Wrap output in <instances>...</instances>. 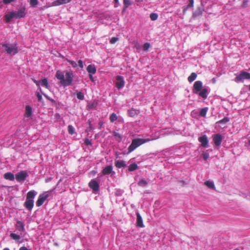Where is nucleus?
Wrapping results in <instances>:
<instances>
[{
  "mask_svg": "<svg viewBox=\"0 0 250 250\" xmlns=\"http://www.w3.org/2000/svg\"><path fill=\"white\" fill-rule=\"evenodd\" d=\"M55 77L60 80L61 85L64 87L72 85L74 75L72 71H66L65 74L61 70H57Z\"/></svg>",
  "mask_w": 250,
  "mask_h": 250,
  "instance_id": "1",
  "label": "nucleus"
},
{
  "mask_svg": "<svg viewBox=\"0 0 250 250\" xmlns=\"http://www.w3.org/2000/svg\"><path fill=\"white\" fill-rule=\"evenodd\" d=\"M154 140H155V139L136 138L133 139L131 145L128 147V153L132 152L136 148L142 145L143 144Z\"/></svg>",
  "mask_w": 250,
  "mask_h": 250,
  "instance_id": "2",
  "label": "nucleus"
},
{
  "mask_svg": "<svg viewBox=\"0 0 250 250\" xmlns=\"http://www.w3.org/2000/svg\"><path fill=\"white\" fill-rule=\"evenodd\" d=\"M37 192L34 190H30L26 194V200L24 203V206L29 210H31L34 207V198Z\"/></svg>",
  "mask_w": 250,
  "mask_h": 250,
  "instance_id": "3",
  "label": "nucleus"
},
{
  "mask_svg": "<svg viewBox=\"0 0 250 250\" xmlns=\"http://www.w3.org/2000/svg\"><path fill=\"white\" fill-rule=\"evenodd\" d=\"M2 47L4 48V51L9 55H15L18 53V48L15 44L3 43Z\"/></svg>",
  "mask_w": 250,
  "mask_h": 250,
  "instance_id": "4",
  "label": "nucleus"
},
{
  "mask_svg": "<svg viewBox=\"0 0 250 250\" xmlns=\"http://www.w3.org/2000/svg\"><path fill=\"white\" fill-rule=\"evenodd\" d=\"M249 79H250V73L242 71L240 72V73L235 77V81L236 83L243 82L244 80Z\"/></svg>",
  "mask_w": 250,
  "mask_h": 250,
  "instance_id": "5",
  "label": "nucleus"
},
{
  "mask_svg": "<svg viewBox=\"0 0 250 250\" xmlns=\"http://www.w3.org/2000/svg\"><path fill=\"white\" fill-rule=\"evenodd\" d=\"M49 196V193L48 191L44 192L42 194H40L36 202V206L37 207L41 206Z\"/></svg>",
  "mask_w": 250,
  "mask_h": 250,
  "instance_id": "6",
  "label": "nucleus"
},
{
  "mask_svg": "<svg viewBox=\"0 0 250 250\" xmlns=\"http://www.w3.org/2000/svg\"><path fill=\"white\" fill-rule=\"evenodd\" d=\"M203 83L200 81H196L193 86L192 92L194 94H198L202 89Z\"/></svg>",
  "mask_w": 250,
  "mask_h": 250,
  "instance_id": "7",
  "label": "nucleus"
},
{
  "mask_svg": "<svg viewBox=\"0 0 250 250\" xmlns=\"http://www.w3.org/2000/svg\"><path fill=\"white\" fill-rule=\"evenodd\" d=\"M28 176L27 172L25 171H21L16 175V179L18 182L24 181Z\"/></svg>",
  "mask_w": 250,
  "mask_h": 250,
  "instance_id": "8",
  "label": "nucleus"
},
{
  "mask_svg": "<svg viewBox=\"0 0 250 250\" xmlns=\"http://www.w3.org/2000/svg\"><path fill=\"white\" fill-rule=\"evenodd\" d=\"M15 12L16 18L20 19L25 17V7L22 6L18 9Z\"/></svg>",
  "mask_w": 250,
  "mask_h": 250,
  "instance_id": "9",
  "label": "nucleus"
},
{
  "mask_svg": "<svg viewBox=\"0 0 250 250\" xmlns=\"http://www.w3.org/2000/svg\"><path fill=\"white\" fill-rule=\"evenodd\" d=\"M89 187L94 191H97L99 189V184L95 180H92L88 184Z\"/></svg>",
  "mask_w": 250,
  "mask_h": 250,
  "instance_id": "10",
  "label": "nucleus"
},
{
  "mask_svg": "<svg viewBox=\"0 0 250 250\" xmlns=\"http://www.w3.org/2000/svg\"><path fill=\"white\" fill-rule=\"evenodd\" d=\"M222 140V136L220 134H216L213 137V141L216 146L221 145Z\"/></svg>",
  "mask_w": 250,
  "mask_h": 250,
  "instance_id": "11",
  "label": "nucleus"
},
{
  "mask_svg": "<svg viewBox=\"0 0 250 250\" xmlns=\"http://www.w3.org/2000/svg\"><path fill=\"white\" fill-rule=\"evenodd\" d=\"M116 80L118 81L116 82V83L117 87L118 89H120V88H122L124 86V84H125V82L123 80V77L121 76H118L116 77Z\"/></svg>",
  "mask_w": 250,
  "mask_h": 250,
  "instance_id": "12",
  "label": "nucleus"
},
{
  "mask_svg": "<svg viewBox=\"0 0 250 250\" xmlns=\"http://www.w3.org/2000/svg\"><path fill=\"white\" fill-rule=\"evenodd\" d=\"M198 140L201 143L202 146L206 147L208 146V140L206 135L199 137Z\"/></svg>",
  "mask_w": 250,
  "mask_h": 250,
  "instance_id": "13",
  "label": "nucleus"
},
{
  "mask_svg": "<svg viewBox=\"0 0 250 250\" xmlns=\"http://www.w3.org/2000/svg\"><path fill=\"white\" fill-rule=\"evenodd\" d=\"M137 220H136V226L139 228H143L144 225L143 224V219L141 215L139 212L136 213Z\"/></svg>",
  "mask_w": 250,
  "mask_h": 250,
  "instance_id": "14",
  "label": "nucleus"
},
{
  "mask_svg": "<svg viewBox=\"0 0 250 250\" xmlns=\"http://www.w3.org/2000/svg\"><path fill=\"white\" fill-rule=\"evenodd\" d=\"M71 0H56L52 2V6H59L64 4L67 3Z\"/></svg>",
  "mask_w": 250,
  "mask_h": 250,
  "instance_id": "15",
  "label": "nucleus"
},
{
  "mask_svg": "<svg viewBox=\"0 0 250 250\" xmlns=\"http://www.w3.org/2000/svg\"><path fill=\"white\" fill-rule=\"evenodd\" d=\"M16 229L20 232H23L25 230L23 223L21 221H18L16 225Z\"/></svg>",
  "mask_w": 250,
  "mask_h": 250,
  "instance_id": "16",
  "label": "nucleus"
},
{
  "mask_svg": "<svg viewBox=\"0 0 250 250\" xmlns=\"http://www.w3.org/2000/svg\"><path fill=\"white\" fill-rule=\"evenodd\" d=\"M4 18L6 22H9L11 21V19L16 18L15 12L13 11L10 12L4 16Z\"/></svg>",
  "mask_w": 250,
  "mask_h": 250,
  "instance_id": "17",
  "label": "nucleus"
},
{
  "mask_svg": "<svg viewBox=\"0 0 250 250\" xmlns=\"http://www.w3.org/2000/svg\"><path fill=\"white\" fill-rule=\"evenodd\" d=\"M113 169V167L111 165L107 166L103 168L102 173L104 175H108L110 174Z\"/></svg>",
  "mask_w": 250,
  "mask_h": 250,
  "instance_id": "18",
  "label": "nucleus"
},
{
  "mask_svg": "<svg viewBox=\"0 0 250 250\" xmlns=\"http://www.w3.org/2000/svg\"><path fill=\"white\" fill-rule=\"evenodd\" d=\"M208 90L206 88L201 89L198 93L199 95L204 99H206L208 97Z\"/></svg>",
  "mask_w": 250,
  "mask_h": 250,
  "instance_id": "19",
  "label": "nucleus"
},
{
  "mask_svg": "<svg viewBox=\"0 0 250 250\" xmlns=\"http://www.w3.org/2000/svg\"><path fill=\"white\" fill-rule=\"evenodd\" d=\"M115 166L118 168L124 167L126 166L125 161L124 160H117L115 162Z\"/></svg>",
  "mask_w": 250,
  "mask_h": 250,
  "instance_id": "20",
  "label": "nucleus"
},
{
  "mask_svg": "<svg viewBox=\"0 0 250 250\" xmlns=\"http://www.w3.org/2000/svg\"><path fill=\"white\" fill-rule=\"evenodd\" d=\"M127 112L130 117H133L138 115L139 113V111L134 108H131L128 110Z\"/></svg>",
  "mask_w": 250,
  "mask_h": 250,
  "instance_id": "21",
  "label": "nucleus"
},
{
  "mask_svg": "<svg viewBox=\"0 0 250 250\" xmlns=\"http://www.w3.org/2000/svg\"><path fill=\"white\" fill-rule=\"evenodd\" d=\"M86 70L89 74H94L96 72V69L94 65L89 64L86 68Z\"/></svg>",
  "mask_w": 250,
  "mask_h": 250,
  "instance_id": "22",
  "label": "nucleus"
},
{
  "mask_svg": "<svg viewBox=\"0 0 250 250\" xmlns=\"http://www.w3.org/2000/svg\"><path fill=\"white\" fill-rule=\"evenodd\" d=\"M188 1H189L188 4L187 6H184L183 7V12L184 14H185L186 13L188 8L192 7L193 6L194 0H188Z\"/></svg>",
  "mask_w": 250,
  "mask_h": 250,
  "instance_id": "23",
  "label": "nucleus"
},
{
  "mask_svg": "<svg viewBox=\"0 0 250 250\" xmlns=\"http://www.w3.org/2000/svg\"><path fill=\"white\" fill-rule=\"evenodd\" d=\"M32 108L29 105H26L25 107V112L24 114V116L26 117H29L32 115Z\"/></svg>",
  "mask_w": 250,
  "mask_h": 250,
  "instance_id": "24",
  "label": "nucleus"
},
{
  "mask_svg": "<svg viewBox=\"0 0 250 250\" xmlns=\"http://www.w3.org/2000/svg\"><path fill=\"white\" fill-rule=\"evenodd\" d=\"M4 178L5 179L12 181L14 179V175L11 172H7L4 174Z\"/></svg>",
  "mask_w": 250,
  "mask_h": 250,
  "instance_id": "25",
  "label": "nucleus"
},
{
  "mask_svg": "<svg viewBox=\"0 0 250 250\" xmlns=\"http://www.w3.org/2000/svg\"><path fill=\"white\" fill-rule=\"evenodd\" d=\"M197 75L195 72H192L190 75L188 77V80L189 83L193 82L197 78Z\"/></svg>",
  "mask_w": 250,
  "mask_h": 250,
  "instance_id": "26",
  "label": "nucleus"
},
{
  "mask_svg": "<svg viewBox=\"0 0 250 250\" xmlns=\"http://www.w3.org/2000/svg\"><path fill=\"white\" fill-rule=\"evenodd\" d=\"M40 83L42 86L45 87L46 88H48L49 84L46 78H44L41 81H40Z\"/></svg>",
  "mask_w": 250,
  "mask_h": 250,
  "instance_id": "27",
  "label": "nucleus"
},
{
  "mask_svg": "<svg viewBox=\"0 0 250 250\" xmlns=\"http://www.w3.org/2000/svg\"><path fill=\"white\" fill-rule=\"evenodd\" d=\"M138 168V166L136 163H133L129 165L128 168L129 171H133Z\"/></svg>",
  "mask_w": 250,
  "mask_h": 250,
  "instance_id": "28",
  "label": "nucleus"
},
{
  "mask_svg": "<svg viewBox=\"0 0 250 250\" xmlns=\"http://www.w3.org/2000/svg\"><path fill=\"white\" fill-rule=\"evenodd\" d=\"M123 3L124 5V8L123 11H125L126 9L132 4V2L130 0H123Z\"/></svg>",
  "mask_w": 250,
  "mask_h": 250,
  "instance_id": "29",
  "label": "nucleus"
},
{
  "mask_svg": "<svg viewBox=\"0 0 250 250\" xmlns=\"http://www.w3.org/2000/svg\"><path fill=\"white\" fill-rule=\"evenodd\" d=\"M208 110V107H205V108H202L200 110V111L199 113V116L201 117H205L206 115Z\"/></svg>",
  "mask_w": 250,
  "mask_h": 250,
  "instance_id": "30",
  "label": "nucleus"
},
{
  "mask_svg": "<svg viewBox=\"0 0 250 250\" xmlns=\"http://www.w3.org/2000/svg\"><path fill=\"white\" fill-rule=\"evenodd\" d=\"M204 184L209 188L214 189L215 188L214 183L212 182L207 181Z\"/></svg>",
  "mask_w": 250,
  "mask_h": 250,
  "instance_id": "31",
  "label": "nucleus"
},
{
  "mask_svg": "<svg viewBox=\"0 0 250 250\" xmlns=\"http://www.w3.org/2000/svg\"><path fill=\"white\" fill-rule=\"evenodd\" d=\"M10 236L12 239L16 241H19L21 239L20 235L16 234L14 233H11Z\"/></svg>",
  "mask_w": 250,
  "mask_h": 250,
  "instance_id": "32",
  "label": "nucleus"
},
{
  "mask_svg": "<svg viewBox=\"0 0 250 250\" xmlns=\"http://www.w3.org/2000/svg\"><path fill=\"white\" fill-rule=\"evenodd\" d=\"M117 119H118V116L114 113H112L111 114V115L110 116L109 120H110V122H111V123H113L114 121L117 120Z\"/></svg>",
  "mask_w": 250,
  "mask_h": 250,
  "instance_id": "33",
  "label": "nucleus"
},
{
  "mask_svg": "<svg viewBox=\"0 0 250 250\" xmlns=\"http://www.w3.org/2000/svg\"><path fill=\"white\" fill-rule=\"evenodd\" d=\"M138 184L140 187H144L147 185V182L145 179H142L139 181Z\"/></svg>",
  "mask_w": 250,
  "mask_h": 250,
  "instance_id": "34",
  "label": "nucleus"
},
{
  "mask_svg": "<svg viewBox=\"0 0 250 250\" xmlns=\"http://www.w3.org/2000/svg\"><path fill=\"white\" fill-rule=\"evenodd\" d=\"M65 60L68 62H69L73 67L74 68H75L77 66V63L76 62L74 61H72V60H69L67 58H65Z\"/></svg>",
  "mask_w": 250,
  "mask_h": 250,
  "instance_id": "35",
  "label": "nucleus"
},
{
  "mask_svg": "<svg viewBox=\"0 0 250 250\" xmlns=\"http://www.w3.org/2000/svg\"><path fill=\"white\" fill-rule=\"evenodd\" d=\"M97 105V103L95 102H90L88 104V107L89 109H92L96 107Z\"/></svg>",
  "mask_w": 250,
  "mask_h": 250,
  "instance_id": "36",
  "label": "nucleus"
},
{
  "mask_svg": "<svg viewBox=\"0 0 250 250\" xmlns=\"http://www.w3.org/2000/svg\"><path fill=\"white\" fill-rule=\"evenodd\" d=\"M68 132L71 135H73L74 133V128L72 125L68 126Z\"/></svg>",
  "mask_w": 250,
  "mask_h": 250,
  "instance_id": "37",
  "label": "nucleus"
},
{
  "mask_svg": "<svg viewBox=\"0 0 250 250\" xmlns=\"http://www.w3.org/2000/svg\"><path fill=\"white\" fill-rule=\"evenodd\" d=\"M229 121V118L228 117H225L223 119L218 121L217 123L219 124H226Z\"/></svg>",
  "mask_w": 250,
  "mask_h": 250,
  "instance_id": "38",
  "label": "nucleus"
},
{
  "mask_svg": "<svg viewBox=\"0 0 250 250\" xmlns=\"http://www.w3.org/2000/svg\"><path fill=\"white\" fill-rule=\"evenodd\" d=\"M150 18L152 21H155L158 19V15L156 13H151Z\"/></svg>",
  "mask_w": 250,
  "mask_h": 250,
  "instance_id": "39",
  "label": "nucleus"
},
{
  "mask_svg": "<svg viewBox=\"0 0 250 250\" xmlns=\"http://www.w3.org/2000/svg\"><path fill=\"white\" fill-rule=\"evenodd\" d=\"M77 98L80 100H83L84 99V95L81 92H79L77 93Z\"/></svg>",
  "mask_w": 250,
  "mask_h": 250,
  "instance_id": "40",
  "label": "nucleus"
},
{
  "mask_svg": "<svg viewBox=\"0 0 250 250\" xmlns=\"http://www.w3.org/2000/svg\"><path fill=\"white\" fill-rule=\"evenodd\" d=\"M30 4L33 7H35L38 4V0H30Z\"/></svg>",
  "mask_w": 250,
  "mask_h": 250,
  "instance_id": "41",
  "label": "nucleus"
},
{
  "mask_svg": "<svg viewBox=\"0 0 250 250\" xmlns=\"http://www.w3.org/2000/svg\"><path fill=\"white\" fill-rule=\"evenodd\" d=\"M113 135L114 136L117 138V139H121V138H122V135L118 132H116V131H114L113 132Z\"/></svg>",
  "mask_w": 250,
  "mask_h": 250,
  "instance_id": "42",
  "label": "nucleus"
},
{
  "mask_svg": "<svg viewBox=\"0 0 250 250\" xmlns=\"http://www.w3.org/2000/svg\"><path fill=\"white\" fill-rule=\"evenodd\" d=\"M43 95L47 100H49L52 104H56V101L54 99L50 98L48 96L45 94H43Z\"/></svg>",
  "mask_w": 250,
  "mask_h": 250,
  "instance_id": "43",
  "label": "nucleus"
},
{
  "mask_svg": "<svg viewBox=\"0 0 250 250\" xmlns=\"http://www.w3.org/2000/svg\"><path fill=\"white\" fill-rule=\"evenodd\" d=\"M149 47L150 44L149 43L147 42L145 43L143 46V49L145 51L147 50Z\"/></svg>",
  "mask_w": 250,
  "mask_h": 250,
  "instance_id": "44",
  "label": "nucleus"
},
{
  "mask_svg": "<svg viewBox=\"0 0 250 250\" xmlns=\"http://www.w3.org/2000/svg\"><path fill=\"white\" fill-rule=\"evenodd\" d=\"M118 40V38L116 37H113L110 41V43L111 44L115 43Z\"/></svg>",
  "mask_w": 250,
  "mask_h": 250,
  "instance_id": "45",
  "label": "nucleus"
},
{
  "mask_svg": "<svg viewBox=\"0 0 250 250\" xmlns=\"http://www.w3.org/2000/svg\"><path fill=\"white\" fill-rule=\"evenodd\" d=\"M202 155L205 160H207L209 157V154L208 153H203Z\"/></svg>",
  "mask_w": 250,
  "mask_h": 250,
  "instance_id": "46",
  "label": "nucleus"
},
{
  "mask_svg": "<svg viewBox=\"0 0 250 250\" xmlns=\"http://www.w3.org/2000/svg\"><path fill=\"white\" fill-rule=\"evenodd\" d=\"M84 144L86 145V146H89L90 145H91V142L90 140H89L88 139H87V138H85L84 139Z\"/></svg>",
  "mask_w": 250,
  "mask_h": 250,
  "instance_id": "47",
  "label": "nucleus"
},
{
  "mask_svg": "<svg viewBox=\"0 0 250 250\" xmlns=\"http://www.w3.org/2000/svg\"><path fill=\"white\" fill-rule=\"evenodd\" d=\"M36 95H37V97L38 101L41 102L42 100V95L40 94L39 92H37Z\"/></svg>",
  "mask_w": 250,
  "mask_h": 250,
  "instance_id": "48",
  "label": "nucleus"
},
{
  "mask_svg": "<svg viewBox=\"0 0 250 250\" xmlns=\"http://www.w3.org/2000/svg\"><path fill=\"white\" fill-rule=\"evenodd\" d=\"M78 65L79 66V67L81 68H83V61L81 60H79L78 61Z\"/></svg>",
  "mask_w": 250,
  "mask_h": 250,
  "instance_id": "49",
  "label": "nucleus"
},
{
  "mask_svg": "<svg viewBox=\"0 0 250 250\" xmlns=\"http://www.w3.org/2000/svg\"><path fill=\"white\" fill-rule=\"evenodd\" d=\"M248 0H244L243 2V3L242 4V7H243V8H245L247 7V5H248Z\"/></svg>",
  "mask_w": 250,
  "mask_h": 250,
  "instance_id": "50",
  "label": "nucleus"
},
{
  "mask_svg": "<svg viewBox=\"0 0 250 250\" xmlns=\"http://www.w3.org/2000/svg\"><path fill=\"white\" fill-rule=\"evenodd\" d=\"M13 1L14 0H2L3 2L5 4L10 3Z\"/></svg>",
  "mask_w": 250,
  "mask_h": 250,
  "instance_id": "51",
  "label": "nucleus"
},
{
  "mask_svg": "<svg viewBox=\"0 0 250 250\" xmlns=\"http://www.w3.org/2000/svg\"><path fill=\"white\" fill-rule=\"evenodd\" d=\"M32 80L33 82L36 84L37 86H40V81H38L34 79H32Z\"/></svg>",
  "mask_w": 250,
  "mask_h": 250,
  "instance_id": "52",
  "label": "nucleus"
},
{
  "mask_svg": "<svg viewBox=\"0 0 250 250\" xmlns=\"http://www.w3.org/2000/svg\"><path fill=\"white\" fill-rule=\"evenodd\" d=\"M104 123L102 121H100L98 123L99 128L101 129Z\"/></svg>",
  "mask_w": 250,
  "mask_h": 250,
  "instance_id": "53",
  "label": "nucleus"
},
{
  "mask_svg": "<svg viewBox=\"0 0 250 250\" xmlns=\"http://www.w3.org/2000/svg\"><path fill=\"white\" fill-rule=\"evenodd\" d=\"M19 250H31L25 247H21L20 248Z\"/></svg>",
  "mask_w": 250,
  "mask_h": 250,
  "instance_id": "54",
  "label": "nucleus"
},
{
  "mask_svg": "<svg viewBox=\"0 0 250 250\" xmlns=\"http://www.w3.org/2000/svg\"><path fill=\"white\" fill-rule=\"evenodd\" d=\"M115 2V4L114 5V7H117L119 5V0H114Z\"/></svg>",
  "mask_w": 250,
  "mask_h": 250,
  "instance_id": "55",
  "label": "nucleus"
},
{
  "mask_svg": "<svg viewBox=\"0 0 250 250\" xmlns=\"http://www.w3.org/2000/svg\"><path fill=\"white\" fill-rule=\"evenodd\" d=\"M92 75H93V74H89V78H90V79L91 81H93V76H92Z\"/></svg>",
  "mask_w": 250,
  "mask_h": 250,
  "instance_id": "56",
  "label": "nucleus"
},
{
  "mask_svg": "<svg viewBox=\"0 0 250 250\" xmlns=\"http://www.w3.org/2000/svg\"><path fill=\"white\" fill-rule=\"evenodd\" d=\"M3 250H10L8 248H5Z\"/></svg>",
  "mask_w": 250,
  "mask_h": 250,
  "instance_id": "57",
  "label": "nucleus"
},
{
  "mask_svg": "<svg viewBox=\"0 0 250 250\" xmlns=\"http://www.w3.org/2000/svg\"><path fill=\"white\" fill-rule=\"evenodd\" d=\"M249 144L250 145V140L248 141Z\"/></svg>",
  "mask_w": 250,
  "mask_h": 250,
  "instance_id": "58",
  "label": "nucleus"
},
{
  "mask_svg": "<svg viewBox=\"0 0 250 250\" xmlns=\"http://www.w3.org/2000/svg\"><path fill=\"white\" fill-rule=\"evenodd\" d=\"M249 90H250V85H249Z\"/></svg>",
  "mask_w": 250,
  "mask_h": 250,
  "instance_id": "59",
  "label": "nucleus"
}]
</instances>
